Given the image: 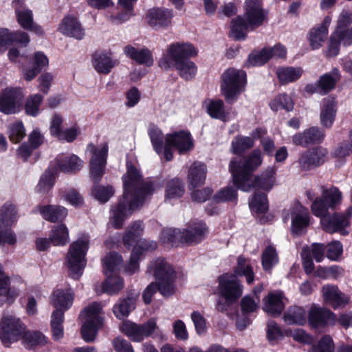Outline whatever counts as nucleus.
<instances>
[{
  "label": "nucleus",
  "mask_w": 352,
  "mask_h": 352,
  "mask_svg": "<svg viewBox=\"0 0 352 352\" xmlns=\"http://www.w3.org/2000/svg\"><path fill=\"white\" fill-rule=\"evenodd\" d=\"M74 300V294L69 289H57L50 296V304L55 308L54 311H62L63 316L69 309Z\"/></svg>",
  "instance_id": "5701e85b"
},
{
  "label": "nucleus",
  "mask_w": 352,
  "mask_h": 352,
  "mask_svg": "<svg viewBox=\"0 0 352 352\" xmlns=\"http://www.w3.org/2000/svg\"><path fill=\"white\" fill-rule=\"evenodd\" d=\"M340 79L338 69H333L331 73L326 74L321 76L318 85L321 88L322 91L325 94L334 88L336 83Z\"/></svg>",
  "instance_id": "3c124183"
},
{
  "label": "nucleus",
  "mask_w": 352,
  "mask_h": 352,
  "mask_svg": "<svg viewBox=\"0 0 352 352\" xmlns=\"http://www.w3.org/2000/svg\"><path fill=\"white\" fill-rule=\"evenodd\" d=\"M283 319L288 324L302 325L307 321V314L302 307H292L284 314Z\"/></svg>",
  "instance_id": "58836bf2"
},
{
  "label": "nucleus",
  "mask_w": 352,
  "mask_h": 352,
  "mask_svg": "<svg viewBox=\"0 0 352 352\" xmlns=\"http://www.w3.org/2000/svg\"><path fill=\"white\" fill-rule=\"evenodd\" d=\"M125 55L140 65L151 67L153 65L154 60L151 52L146 47H135L132 45H126L124 49Z\"/></svg>",
  "instance_id": "bb28decb"
},
{
  "label": "nucleus",
  "mask_w": 352,
  "mask_h": 352,
  "mask_svg": "<svg viewBox=\"0 0 352 352\" xmlns=\"http://www.w3.org/2000/svg\"><path fill=\"white\" fill-rule=\"evenodd\" d=\"M205 107L209 116L223 122L229 120L228 114L225 111L224 103L221 100H208L205 102Z\"/></svg>",
  "instance_id": "f704fd0d"
},
{
  "label": "nucleus",
  "mask_w": 352,
  "mask_h": 352,
  "mask_svg": "<svg viewBox=\"0 0 352 352\" xmlns=\"http://www.w3.org/2000/svg\"><path fill=\"white\" fill-rule=\"evenodd\" d=\"M265 132L261 129H256L253 133V138L250 137H236L232 142L231 151L234 154H238L254 146V139L259 138Z\"/></svg>",
  "instance_id": "72a5a7b5"
},
{
  "label": "nucleus",
  "mask_w": 352,
  "mask_h": 352,
  "mask_svg": "<svg viewBox=\"0 0 352 352\" xmlns=\"http://www.w3.org/2000/svg\"><path fill=\"white\" fill-rule=\"evenodd\" d=\"M144 232V226L142 221H137L131 224L126 229L125 235L123 236V243L125 246H131L138 243L139 238Z\"/></svg>",
  "instance_id": "4c0bfd02"
},
{
  "label": "nucleus",
  "mask_w": 352,
  "mask_h": 352,
  "mask_svg": "<svg viewBox=\"0 0 352 352\" xmlns=\"http://www.w3.org/2000/svg\"><path fill=\"white\" fill-rule=\"evenodd\" d=\"M336 115V109L334 102L331 100H324L320 112L321 124L327 128H330L335 120Z\"/></svg>",
  "instance_id": "a19ab883"
},
{
  "label": "nucleus",
  "mask_w": 352,
  "mask_h": 352,
  "mask_svg": "<svg viewBox=\"0 0 352 352\" xmlns=\"http://www.w3.org/2000/svg\"><path fill=\"white\" fill-rule=\"evenodd\" d=\"M50 222L63 221L67 216V210L58 205H38L34 210Z\"/></svg>",
  "instance_id": "b1692460"
},
{
  "label": "nucleus",
  "mask_w": 352,
  "mask_h": 352,
  "mask_svg": "<svg viewBox=\"0 0 352 352\" xmlns=\"http://www.w3.org/2000/svg\"><path fill=\"white\" fill-rule=\"evenodd\" d=\"M8 133L11 142H19L25 135V130L22 122L16 121L10 124L8 126Z\"/></svg>",
  "instance_id": "bf43d9fd"
},
{
  "label": "nucleus",
  "mask_w": 352,
  "mask_h": 352,
  "mask_svg": "<svg viewBox=\"0 0 352 352\" xmlns=\"http://www.w3.org/2000/svg\"><path fill=\"white\" fill-rule=\"evenodd\" d=\"M87 150L91 153L90 158V173L92 179L98 182L103 175L107 164L108 146L102 144L95 146L93 144L87 146Z\"/></svg>",
  "instance_id": "9b49d317"
},
{
  "label": "nucleus",
  "mask_w": 352,
  "mask_h": 352,
  "mask_svg": "<svg viewBox=\"0 0 352 352\" xmlns=\"http://www.w3.org/2000/svg\"><path fill=\"white\" fill-rule=\"evenodd\" d=\"M43 101V96L39 94L30 96L25 104V113L31 116H36L39 113V107Z\"/></svg>",
  "instance_id": "13d9d810"
},
{
  "label": "nucleus",
  "mask_w": 352,
  "mask_h": 352,
  "mask_svg": "<svg viewBox=\"0 0 352 352\" xmlns=\"http://www.w3.org/2000/svg\"><path fill=\"white\" fill-rule=\"evenodd\" d=\"M157 243L154 241L140 239L132 250L129 263L126 265L124 272L133 274L139 270L138 261L144 251H152L157 248Z\"/></svg>",
  "instance_id": "dca6fc26"
},
{
  "label": "nucleus",
  "mask_w": 352,
  "mask_h": 352,
  "mask_svg": "<svg viewBox=\"0 0 352 352\" xmlns=\"http://www.w3.org/2000/svg\"><path fill=\"white\" fill-rule=\"evenodd\" d=\"M219 289L221 295L230 302L236 301L243 293V286L234 275L223 274L220 276Z\"/></svg>",
  "instance_id": "2eb2a0df"
},
{
  "label": "nucleus",
  "mask_w": 352,
  "mask_h": 352,
  "mask_svg": "<svg viewBox=\"0 0 352 352\" xmlns=\"http://www.w3.org/2000/svg\"><path fill=\"white\" fill-rule=\"evenodd\" d=\"M16 13L18 22L25 29H29L33 23L32 13L25 8L16 7Z\"/></svg>",
  "instance_id": "0e129e2a"
},
{
  "label": "nucleus",
  "mask_w": 352,
  "mask_h": 352,
  "mask_svg": "<svg viewBox=\"0 0 352 352\" xmlns=\"http://www.w3.org/2000/svg\"><path fill=\"white\" fill-rule=\"evenodd\" d=\"M184 192V186L178 179L169 181L166 185L165 201L171 203L172 201L179 199Z\"/></svg>",
  "instance_id": "79ce46f5"
},
{
  "label": "nucleus",
  "mask_w": 352,
  "mask_h": 352,
  "mask_svg": "<svg viewBox=\"0 0 352 352\" xmlns=\"http://www.w3.org/2000/svg\"><path fill=\"white\" fill-rule=\"evenodd\" d=\"M126 173L122 176L124 192L118 204L111 209L109 223L116 229L139 209L148 196L157 188L153 182H144L140 170L131 163L126 164Z\"/></svg>",
  "instance_id": "f257e3e1"
},
{
  "label": "nucleus",
  "mask_w": 352,
  "mask_h": 352,
  "mask_svg": "<svg viewBox=\"0 0 352 352\" xmlns=\"http://www.w3.org/2000/svg\"><path fill=\"white\" fill-rule=\"evenodd\" d=\"M234 276H244L248 284L254 281V273L252 266L248 261L244 257L240 256L237 258V266L234 270Z\"/></svg>",
  "instance_id": "c03bdc74"
},
{
  "label": "nucleus",
  "mask_w": 352,
  "mask_h": 352,
  "mask_svg": "<svg viewBox=\"0 0 352 352\" xmlns=\"http://www.w3.org/2000/svg\"><path fill=\"white\" fill-rule=\"evenodd\" d=\"M331 23V18L324 17L321 24L314 27L309 33V41L313 50L319 49L325 42L328 36V28Z\"/></svg>",
  "instance_id": "4be33fe9"
},
{
  "label": "nucleus",
  "mask_w": 352,
  "mask_h": 352,
  "mask_svg": "<svg viewBox=\"0 0 352 352\" xmlns=\"http://www.w3.org/2000/svg\"><path fill=\"white\" fill-rule=\"evenodd\" d=\"M198 50L190 43L176 42L171 43L167 48L166 54L160 63V66L169 69L173 64L189 59L197 55Z\"/></svg>",
  "instance_id": "9d476101"
},
{
  "label": "nucleus",
  "mask_w": 352,
  "mask_h": 352,
  "mask_svg": "<svg viewBox=\"0 0 352 352\" xmlns=\"http://www.w3.org/2000/svg\"><path fill=\"white\" fill-rule=\"evenodd\" d=\"M276 169L273 166L267 167L261 175L252 178V188H256L270 191L276 183Z\"/></svg>",
  "instance_id": "c756f323"
},
{
  "label": "nucleus",
  "mask_w": 352,
  "mask_h": 352,
  "mask_svg": "<svg viewBox=\"0 0 352 352\" xmlns=\"http://www.w3.org/2000/svg\"><path fill=\"white\" fill-rule=\"evenodd\" d=\"M309 322L314 327L334 325L337 322V318L330 310L313 305L309 313Z\"/></svg>",
  "instance_id": "6ab92c4d"
},
{
  "label": "nucleus",
  "mask_w": 352,
  "mask_h": 352,
  "mask_svg": "<svg viewBox=\"0 0 352 352\" xmlns=\"http://www.w3.org/2000/svg\"><path fill=\"white\" fill-rule=\"evenodd\" d=\"M138 0H118V6L121 11L109 16V21L114 25H120L128 21L134 14V5Z\"/></svg>",
  "instance_id": "c85d7f7f"
},
{
  "label": "nucleus",
  "mask_w": 352,
  "mask_h": 352,
  "mask_svg": "<svg viewBox=\"0 0 352 352\" xmlns=\"http://www.w3.org/2000/svg\"><path fill=\"white\" fill-rule=\"evenodd\" d=\"M262 266L265 271H270L278 262L276 249L272 245L267 246L262 254Z\"/></svg>",
  "instance_id": "8fccbe9b"
},
{
  "label": "nucleus",
  "mask_w": 352,
  "mask_h": 352,
  "mask_svg": "<svg viewBox=\"0 0 352 352\" xmlns=\"http://www.w3.org/2000/svg\"><path fill=\"white\" fill-rule=\"evenodd\" d=\"M148 133L153 149L157 153H162L163 148H164V139L165 140V138H164L161 129L155 125H151Z\"/></svg>",
  "instance_id": "09e8293b"
},
{
  "label": "nucleus",
  "mask_w": 352,
  "mask_h": 352,
  "mask_svg": "<svg viewBox=\"0 0 352 352\" xmlns=\"http://www.w3.org/2000/svg\"><path fill=\"white\" fill-rule=\"evenodd\" d=\"M54 184V177L51 171H45L41 176L37 186L36 191L39 193H47Z\"/></svg>",
  "instance_id": "680f3d73"
},
{
  "label": "nucleus",
  "mask_w": 352,
  "mask_h": 352,
  "mask_svg": "<svg viewBox=\"0 0 352 352\" xmlns=\"http://www.w3.org/2000/svg\"><path fill=\"white\" fill-rule=\"evenodd\" d=\"M291 231L295 235H302L309 225L310 215L308 210L300 204H296L291 212Z\"/></svg>",
  "instance_id": "f3484780"
},
{
  "label": "nucleus",
  "mask_w": 352,
  "mask_h": 352,
  "mask_svg": "<svg viewBox=\"0 0 352 352\" xmlns=\"http://www.w3.org/2000/svg\"><path fill=\"white\" fill-rule=\"evenodd\" d=\"M270 58V52L268 48L261 51L252 52L246 62L247 66H261L265 64Z\"/></svg>",
  "instance_id": "5fc2aeb1"
},
{
  "label": "nucleus",
  "mask_w": 352,
  "mask_h": 352,
  "mask_svg": "<svg viewBox=\"0 0 352 352\" xmlns=\"http://www.w3.org/2000/svg\"><path fill=\"white\" fill-rule=\"evenodd\" d=\"M25 326L21 319L12 314H4L0 320V340L9 346L24 338Z\"/></svg>",
  "instance_id": "6e6552de"
},
{
  "label": "nucleus",
  "mask_w": 352,
  "mask_h": 352,
  "mask_svg": "<svg viewBox=\"0 0 352 352\" xmlns=\"http://www.w3.org/2000/svg\"><path fill=\"white\" fill-rule=\"evenodd\" d=\"M102 262L105 276H108V274H112L113 272L120 268L122 263V258L121 256L116 253H109L104 256Z\"/></svg>",
  "instance_id": "603ef678"
},
{
  "label": "nucleus",
  "mask_w": 352,
  "mask_h": 352,
  "mask_svg": "<svg viewBox=\"0 0 352 352\" xmlns=\"http://www.w3.org/2000/svg\"><path fill=\"white\" fill-rule=\"evenodd\" d=\"M207 173L206 166L201 162H194L188 170V181L192 189L204 184Z\"/></svg>",
  "instance_id": "7c9ffc66"
},
{
  "label": "nucleus",
  "mask_w": 352,
  "mask_h": 352,
  "mask_svg": "<svg viewBox=\"0 0 352 352\" xmlns=\"http://www.w3.org/2000/svg\"><path fill=\"white\" fill-rule=\"evenodd\" d=\"M172 66H175L179 76L186 80H191L197 74V67L190 59L176 63Z\"/></svg>",
  "instance_id": "37998d69"
},
{
  "label": "nucleus",
  "mask_w": 352,
  "mask_h": 352,
  "mask_svg": "<svg viewBox=\"0 0 352 352\" xmlns=\"http://www.w3.org/2000/svg\"><path fill=\"white\" fill-rule=\"evenodd\" d=\"M322 198L330 208H334L342 200V192L336 187L323 190Z\"/></svg>",
  "instance_id": "4d7b16f0"
},
{
  "label": "nucleus",
  "mask_w": 352,
  "mask_h": 352,
  "mask_svg": "<svg viewBox=\"0 0 352 352\" xmlns=\"http://www.w3.org/2000/svg\"><path fill=\"white\" fill-rule=\"evenodd\" d=\"M320 223L322 229L327 232H340L342 235L348 234L345 228L349 225V221L345 214L338 213L327 214L322 217Z\"/></svg>",
  "instance_id": "a211bd4d"
},
{
  "label": "nucleus",
  "mask_w": 352,
  "mask_h": 352,
  "mask_svg": "<svg viewBox=\"0 0 352 352\" xmlns=\"http://www.w3.org/2000/svg\"><path fill=\"white\" fill-rule=\"evenodd\" d=\"M23 94L18 88H6L0 92V111L14 114L19 111Z\"/></svg>",
  "instance_id": "4468645a"
},
{
  "label": "nucleus",
  "mask_w": 352,
  "mask_h": 352,
  "mask_svg": "<svg viewBox=\"0 0 352 352\" xmlns=\"http://www.w3.org/2000/svg\"><path fill=\"white\" fill-rule=\"evenodd\" d=\"M213 199L217 202H236L237 200L236 190L230 186L223 188L215 194Z\"/></svg>",
  "instance_id": "e2e57ef3"
},
{
  "label": "nucleus",
  "mask_w": 352,
  "mask_h": 352,
  "mask_svg": "<svg viewBox=\"0 0 352 352\" xmlns=\"http://www.w3.org/2000/svg\"><path fill=\"white\" fill-rule=\"evenodd\" d=\"M157 328L155 320H150L143 324L126 321L122 324L120 330L132 341L140 342L145 337L150 336Z\"/></svg>",
  "instance_id": "ddd939ff"
},
{
  "label": "nucleus",
  "mask_w": 352,
  "mask_h": 352,
  "mask_svg": "<svg viewBox=\"0 0 352 352\" xmlns=\"http://www.w3.org/2000/svg\"><path fill=\"white\" fill-rule=\"evenodd\" d=\"M160 240L163 243L175 244L177 242L183 241L182 232L176 228H166L161 233Z\"/></svg>",
  "instance_id": "052dcab7"
},
{
  "label": "nucleus",
  "mask_w": 352,
  "mask_h": 352,
  "mask_svg": "<svg viewBox=\"0 0 352 352\" xmlns=\"http://www.w3.org/2000/svg\"><path fill=\"white\" fill-rule=\"evenodd\" d=\"M63 321L64 316H63L62 311H54L52 312L51 316V327L52 337L55 340H59L63 337Z\"/></svg>",
  "instance_id": "de8ad7c7"
},
{
  "label": "nucleus",
  "mask_w": 352,
  "mask_h": 352,
  "mask_svg": "<svg viewBox=\"0 0 352 352\" xmlns=\"http://www.w3.org/2000/svg\"><path fill=\"white\" fill-rule=\"evenodd\" d=\"M137 296H130L120 300L113 307V313L118 319H123L127 317L136 305Z\"/></svg>",
  "instance_id": "ea45409f"
},
{
  "label": "nucleus",
  "mask_w": 352,
  "mask_h": 352,
  "mask_svg": "<svg viewBox=\"0 0 352 352\" xmlns=\"http://www.w3.org/2000/svg\"><path fill=\"white\" fill-rule=\"evenodd\" d=\"M193 146L194 141L188 131H179L168 133L165 136L164 157L166 161L173 159L172 148H175L179 154H185L191 151Z\"/></svg>",
  "instance_id": "1a4fd4ad"
},
{
  "label": "nucleus",
  "mask_w": 352,
  "mask_h": 352,
  "mask_svg": "<svg viewBox=\"0 0 352 352\" xmlns=\"http://www.w3.org/2000/svg\"><path fill=\"white\" fill-rule=\"evenodd\" d=\"M334 344L329 336H323L316 345H313L309 352H333Z\"/></svg>",
  "instance_id": "774afa93"
},
{
  "label": "nucleus",
  "mask_w": 352,
  "mask_h": 352,
  "mask_svg": "<svg viewBox=\"0 0 352 352\" xmlns=\"http://www.w3.org/2000/svg\"><path fill=\"white\" fill-rule=\"evenodd\" d=\"M262 154L259 150H254L242 165L236 160L230 162L229 170L232 173L234 185L241 190L248 192L252 189V173L262 164Z\"/></svg>",
  "instance_id": "7ed1b4c3"
},
{
  "label": "nucleus",
  "mask_w": 352,
  "mask_h": 352,
  "mask_svg": "<svg viewBox=\"0 0 352 352\" xmlns=\"http://www.w3.org/2000/svg\"><path fill=\"white\" fill-rule=\"evenodd\" d=\"M113 194L114 190L111 186H96L92 190L93 196L101 203L108 201Z\"/></svg>",
  "instance_id": "69168bd1"
},
{
  "label": "nucleus",
  "mask_w": 352,
  "mask_h": 352,
  "mask_svg": "<svg viewBox=\"0 0 352 352\" xmlns=\"http://www.w3.org/2000/svg\"><path fill=\"white\" fill-rule=\"evenodd\" d=\"M208 233L206 223L201 221H194L182 231L183 241L189 244H197L202 241Z\"/></svg>",
  "instance_id": "aec40b11"
},
{
  "label": "nucleus",
  "mask_w": 352,
  "mask_h": 352,
  "mask_svg": "<svg viewBox=\"0 0 352 352\" xmlns=\"http://www.w3.org/2000/svg\"><path fill=\"white\" fill-rule=\"evenodd\" d=\"M117 64L116 60L104 52L96 53L93 57V66L98 73L107 74Z\"/></svg>",
  "instance_id": "473e14b6"
},
{
  "label": "nucleus",
  "mask_w": 352,
  "mask_h": 352,
  "mask_svg": "<svg viewBox=\"0 0 352 352\" xmlns=\"http://www.w3.org/2000/svg\"><path fill=\"white\" fill-rule=\"evenodd\" d=\"M302 69L300 67H282L276 70V75L283 85L293 82L300 78Z\"/></svg>",
  "instance_id": "e433bc0d"
},
{
  "label": "nucleus",
  "mask_w": 352,
  "mask_h": 352,
  "mask_svg": "<svg viewBox=\"0 0 352 352\" xmlns=\"http://www.w3.org/2000/svg\"><path fill=\"white\" fill-rule=\"evenodd\" d=\"M17 296L15 291L10 290L9 287V278L3 271L0 265V298L4 302H12Z\"/></svg>",
  "instance_id": "49530a36"
},
{
  "label": "nucleus",
  "mask_w": 352,
  "mask_h": 352,
  "mask_svg": "<svg viewBox=\"0 0 352 352\" xmlns=\"http://www.w3.org/2000/svg\"><path fill=\"white\" fill-rule=\"evenodd\" d=\"M284 296L282 292H270L263 299V309L272 316H279L285 307Z\"/></svg>",
  "instance_id": "393cba45"
},
{
  "label": "nucleus",
  "mask_w": 352,
  "mask_h": 352,
  "mask_svg": "<svg viewBox=\"0 0 352 352\" xmlns=\"http://www.w3.org/2000/svg\"><path fill=\"white\" fill-rule=\"evenodd\" d=\"M56 170L64 173H76L83 166V162L76 155L58 156L54 161Z\"/></svg>",
  "instance_id": "cd10ccee"
},
{
  "label": "nucleus",
  "mask_w": 352,
  "mask_h": 352,
  "mask_svg": "<svg viewBox=\"0 0 352 352\" xmlns=\"http://www.w3.org/2000/svg\"><path fill=\"white\" fill-rule=\"evenodd\" d=\"M247 82L246 73L233 67L225 70L221 75V91L228 103L236 102L245 90Z\"/></svg>",
  "instance_id": "423d86ee"
},
{
  "label": "nucleus",
  "mask_w": 352,
  "mask_h": 352,
  "mask_svg": "<svg viewBox=\"0 0 352 352\" xmlns=\"http://www.w3.org/2000/svg\"><path fill=\"white\" fill-rule=\"evenodd\" d=\"M271 109L274 111L285 109L287 111H292L294 108V103L292 98L287 94L277 96L271 102Z\"/></svg>",
  "instance_id": "6e6d98bb"
},
{
  "label": "nucleus",
  "mask_w": 352,
  "mask_h": 352,
  "mask_svg": "<svg viewBox=\"0 0 352 352\" xmlns=\"http://www.w3.org/2000/svg\"><path fill=\"white\" fill-rule=\"evenodd\" d=\"M64 35L82 40L85 36V30L76 18L68 16L65 17L58 28Z\"/></svg>",
  "instance_id": "a878e982"
},
{
  "label": "nucleus",
  "mask_w": 352,
  "mask_h": 352,
  "mask_svg": "<svg viewBox=\"0 0 352 352\" xmlns=\"http://www.w3.org/2000/svg\"><path fill=\"white\" fill-rule=\"evenodd\" d=\"M106 280L102 284L104 292L113 295L120 292L124 287V280L120 276L108 274Z\"/></svg>",
  "instance_id": "a18cd8bd"
},
{
  "label": "nucleus",
  "mask_w": 352,
  "mask_h": 352,
  "mask_svg": "<svg viewBox=\"0 0 352 352\" xmlns=\"http://www.w3.org/2000/svg\"><path fill=\"white\" fill-rule=\"evenodd\" d=\"M173 12L165 8H152L145 15L146 24L153 30H162L169 28L172 24Z\"/></svg>",
  "instance_id": "f8f14e48"
},
{
  "label": "nucleus",
  "mask_w": 352,
  "mask_h": 352,
  "mask_svg": "<svg viewBox=\"0 0 352 352\" xmlns=\"http://www.w3.org/2000/svg\"><path fill=\"white\" fill-rule=\"evenodd\" d=\"M147 273L153 275L159 285V292L164 296H169L175 292L176 272L166 260L157 258L151 261Z\"/></svg>",
  "instance_id": "39448f33"
},
{
  "label": "nucleus",
  "mask_w": 352,
  "mask_h": 352,
  "mask_svg": "<svg viewBox=\"0 0 352 352\" xmlns=\"http://www.w3.org/2000/svg\"><path fill=\"white\" fill-rule=\"evenodd\" d=\"M89 248V236L82 234L69 245L65 265L69 276L75 280L79 279L86 266V254Z\"/></svg>",
  "instance_id": "20e7f679"
},
{
  "label": "nucleus",
  "mask_w": 352,
  "mask_h": 352,
  "mask_svg": "<svg viewBox=\"0 0 352 352\" xmlns=\"http://www.w3.org/2000/svg\"><path fill=\"white\" fill-rule=\"evenodd\" d=\"M19 218L17 208L11 201H6L0 207V227L13 226Z\"/></svg>",
  "instance_id": "2f4dec72"
},
{
  "label": "nucleus",
  "mask_w": 352,
  "mask_h": 352,
  "mask_svg": "<svg viewBox=\"0 0 352 352\" xmlns=\"http://www.w3.org/2000/svg\"><path fill=\"white\" fill-rule=\"evenodd\" d=\"M322 294L324 302L333 309L344 307L349 302L348 296L343 294L336 285H324L322 288Z\"/></svg>",
  "instance_id": "412c9836"
},
{
  "label": "nucleus",
  "mask_w": 352,
  "mask_h": 352,
  "mask_svg": "<svg viewBox=\"0 0 352 352\" xmlns=\"http://www.w3.org/2000/svg\"><path fill=\"white\" fill-rule=\"evenodd\" d=\"M79 317L83 322L81 327L83 340L87 342H93L98 331L103 325L102 306L100 303L94 302L86 307L80 312Z\"/></svg>",
  "instance_id": "0eeeda50"
},
{
  "label": "nucleus",
  "mask_w": 352,
  "mask_h": 352,
  "mask_svg": "<svg viewBox=\"0 0 352 352\" xmlns=\"http://www.w3.org/2000/svg\"><path fill=\"white\" fill-rule=\"evenodd\" d=\"M285 336H291L293 339L300 343L310 344L314 342L311 336L308 335L303 329H296L294 330H285Z\"/></svg>",
  "instance_id": "338daca9"
},
{
  "label": "nucleus",
  "mask_w": 352,
  "mask_h": 352,
  "mask_svg": "<svg viewBox=\"0 0 352 352\" xmlns=\"http://www.w3.org/2000/svg\"><path fill=\"white\" fill-rule=\"evenodd\" d=\"M249 205L253 212H265L268 209V201L266 194H255L250 201Z\"/></svg>",
  "instance_id": "864d4df0"
},
{
  "label": "nucleus",
  "mask_w": 352,
  "mask_h": 352,
  "mask_svg": "<svg viewBox=\"0 0 352 352\" xmlns=\"http://www.w3.org/2000/svg\"><path fill=\"white\" fill-rule=\"evenodd\" d=\"M49 236L51 243L55 246H64L69 240V230L65 224L53 226Z\"/></svg>",
  "instance_id": "c9c22d12"
},
{
  "label": "nucleus",
  "mask_w": 352,
  "mask_h": 352,
  "mask_svg": "<svg viewBox=\"0 0 352 352\" xmlns=\"http://www.w3.org/2000/svg\"><path fill=\"white\" fill-rule=\"evenodd\" d=\"M244 10V14L232 22L231 36L236 40L244 39L248 30L261 25L266 17L259 0H246Z\"/></svg>",
  "instance_id": "f03ea898"
}]
</instances>
